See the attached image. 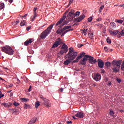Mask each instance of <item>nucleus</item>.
Segmentation results:
<instances>
[{
  "mask_svg": "<svg viewBox=\"0 0 124 124\" xmlns=\"http://www.w3.org/2000/svg\"><path fill=\"white\" fill-rule=\"evenodd\" d=\"M2 51L8 55H12L14 54V50L9 46H3L2 48Z\"/></svg>",
  "mask_w": 124,
  "mask_h": 124,
  "instance_id": "obj_4",
  "label": "nucleus"
},
{
  "mask_svg": "<svg viewBox=\"0 0 124 124\" xmlns=\"http://www.w3.org/2000/svg\"><path fill=\"white\" fill-rule=\"evenodd\" d=\"M73 0H70L69 4L67 5V7H68V6H69L70 5V4H71V3H72V2H73Z\"/></svg>",
  "mask_w": 124,
  "mask_h": 124,
  "instance_id": "obj_43",
  "label": "nucleus"
},
{
  "mask_svg": "<svg viewBox=\"0 0 124 124\" xmlns=\"http://www.w3.org/2000/svg\"><path fill=\"white\" fill-rule=\"evenodd\" d=\"M67 17H68L70 20H73V18H75V14L73 12V11H71L69 13Z\"/></svg>",
  "mask_w": 124,
  "mask_h": 124,
  "instance_id": "obj_11",
  "label": "nucleus"
},
{
  "mask_svg": "<svg viewBox=\"0 0 124 124\" xmlns=\"http://www.w3.org/2000/svg\"><path fill=\"white\" fill-rule=\"evenodd\" d=\"M64 53V50H61L60 53H59L58 54H60V56H62V55Z\"/></svg>",
  "mask_w": 124,
  "mask_h": 124,
  "instance_id": "obj_45",
  "label": "nucleus"
},
{
  "mask_svg": "<svg viewBox=\"0 0 124 124\" xmlns=\"http://www.w3.org/2000/svg\"><path fill=\"white\" fill-rule=\"evenodd\" d=\"M110 26L112 29H115V28H116L117 25H116V23L114 22H111L110 23Z\"/></svg>",
  "mask_w": 124,
  "mask_h": 124,
  "instance_id": "obj_21",
  "label": "nucleus"
},
{
  "mask_svg": "<svg viewBox=\"0 0 124 124\" xmlns=\"http://www.w3.org/2000/svg\"><path fill=\"white\" fill-rule=\"evenodd\" d=\"M116 80L117 81L118 83H121L122 82V79L121 78H116Z\"/></svg>",
  "mask_w": 124,
  "mask_h": 124,
  "instance_id": "obj_47",
  "label": "nucleus"
},
{
  "mask_svg": "<svg viewBox=\"0 0 124 124\" xmlns=\"http://www.w3.org/2000/svg\"><path fill=\"white\" fill-rule=\"evenodd\" d=\"M82 31V33L84 34L85 36L87 35V31H88V29H83V30H81Z\"/></svg>",
  "mask_w": 124,
  "mask_h": 124,
  "instance_id": "obj_23",
  "label": "nucleus"
},
{
  "mask_svg": "<svg viewBox=\"0 0 124 124\" xmlns=\"http://www.w3.org/2000/svg\"><path fill=\"white\" fill-rule=\"evenodd\" d=\"M8 88H11V87H13V84H11L8 86Z\"/></svg>",
  "mask_w": 124,
  "mask_h": 124,
  "instance_id": "obj_58",
  "label": "nucleus"
},
{
  "mask_svg": "<svg viewBox=\"0 0 124 124\" xmlns=\"http://www.w3.org/2000/svg\"><path fill=\"white\" fill-rule=\"evenodd\" d=\"M27 16H28V14H25L23 16H22V18H26V17H27Z\"/></svg>",
  "mask_w": 124,
  "mask_h": 124,
  "instance_id": "obj_54",
  "label": "nucleus"
},
{
  "mask_svg": "<svg viewBox=\"0 0 124 124\" xmlns=\"http://www.w3.org/2000/svg\"><path fill=\"white\" fill-rule=\"evenodd\" d=\"M111 63L113 67H117L118 68L121 67V61L114 60L111 62Z\"/></svg>",
  "mask_w": 124,
  "mask_h": 124,
  "instance_id": "obj_7",
  "label": "nucleus"
},
{
  "mask_svg": "<svg viewBox=\"0 0 124 124\" xmlns=\"http://www.w3.org/2000/svg\"><path fill=\"white\" fill-rule=\"evenodd\" d=\"M61 31L62 32V33H63L64 32V31H65V29H64V27H63L62 29H60Z\"/></svg>",
  "mask_w": 124,
  "mask_h": 124,
  "instance_id": "obj_48",
  "label": "nucleus"
},
{
  "mask_svg": "<svg viewBox=\"0 0 124 124\" xmlns=\"http://www.w3.org/2000/svg\"><path fill=\"white\" fill-rule=\"evenodd\" d=\"M104 81L105 82H108V81H109V79L108 78H105L104 79Z\"/></svg>",
  "mask_w": 124,
  "mask_h": 124,
  "instance_id": "obj_51",
  "label": "nucleus"
},
{
  "mask_svg": "<svg viewBox=\"0 0 124 124\" xmlns=\"http://www.w3.org/2000/svg\"><path fill=\"white\" fill-rule=\"evenodd\" d=\"M105 51L106 52H108V47H107V46H105L104 48Z\"/></svg>",
  "mask_w": 124,
  "mask_h": 124,
  "instance_id": "obj_49",
  "label": "nucleus"
},
{
  "mask_svg": "<svg viewBox=\"0 0 124 124\" xmlns=\"http://www.w3.org/2000/svg\"><path fill=\"white\" fill-rule=\"evenodd\" d=\"M78 55V53L74 51V49L73 48L70 47L69 48V52L65 56V59H69V60L73 61V60H75Z\"/></svg>",
  "mask_w": 124,
  "mask_h": 124,
  "instance_id": "obj_2",
  "label": "nucleus"
},
{
  "mask_svg": "<svg viewBox=\"0 0 124 124\" xmlns=\"http://www.w3.org/2000/svg\"><path fill=\"white\" fill-rule=\"evenodd\" d=\"M103 8H104V5H101L99 10V12H100V13L102 12V9H103Z\"/></svg>",
  "mask_w": 124,
  "mask_h": 124,
  "instance_id": "obj_28",
  "label": "nucleus"
},
{
  "mask_svg": "<svg viewBox=\"0 0 124 124\" xmlns=\"http://www.w3.org/2000/svg\"><path fill=\"white\" fill-rule=\"evenodd\" d=\"M115 22H116V23H119V24H123V23H124V20L122 19H120V20L116 19L115 20Z\"/></svg>",
  "mask_w": 124,
  "mask_h": 124,
  "instance_id": "obj_27",
  "label": "nucleus"
},
{
  "mask_svg": "<svg viewBox=\"0 0 124 124\" xmlns=\"http://www.w3.org/2000/svg\"><path fill=\"white\" fill-rule=\"evenodd\" d=\"M114 111L113 110H110V112H109V115H110V116H114Z\"/></svg>",
  "mask_w": 124,
  "mask_h": 124,
  "instance_id": "obj_39",
  "label": "nucleus"
},
{
  "mask_svg": "<svg viewBox=\"0 0 124 124\" xmlns=\"http://www.w3.org/2000/svg\"><path fill=\"white\" fill-rule=\"evenodd\" d=\"M56 33L57 34H62V32L61 31V29H59L57 31H56Z\"/></svg>",
  "mask_w": 124,
  "mask_h": 124,
  "instance_id": "obj_35",
  "label": "nucleus"
},
{
  "mask_svg": "<svg viewBox=\"0 0 124 124\" xmlns=\"http://www.w3.org/2000/svg\"><path fill=\"white\" fill-rule=\"evenodd\" d=\"M65 18H66V16L64 15V16H63V17L62 18V19H63V20H64V19H65Z\"/></svg>",
  "mask_w": 124,
  "mask_h": 124,
  "instance_id": "obj_61",
  "label": "nucleus"
},
{
  "mask_svg": "<svg viewBox=\"0 0 124 124\" xmlns=\"http://www.w3.org/2000/svg\"><path fill=\"white\" fill-rule=\"evenodd\" d=\"M26 25V20H22L20 22V26L21 27H23V26H25Z\"/></svg>",
  "mask_w": 124,
  "mask_h": 124,
  "instance_id": "obj_29",
  "label": "nucleus"
},
{
  "mask_svg": "<svg viewBox=\"0 0 124 124\" xmlns=\"http://www.w3.org/2000/svg\"><path fill=\"white\" fill-rule=\"evenodd\" d=\"M35 105L36 108H38V107H39V106H40V103H39V102L38 101H37L35 102Z\"/></svg>",
  "mask_w": 124,
  "mask_h": 124,
  "instance_id": "obj_26",
  "label": "nucleus"
},
{
  "mask_svg": "<svg viewBox=\"0 0 124 124\" xmlns=\"http://www.w3.org/2000/svg\"><path fill=\"white\" fill-rule=\"evenodd\" d=\"M10 96L11 97V96H13V93H11L10 94Z\"/></svg>",
  "mask_w": 124,
  "mask_h": 124,
  "instance_id": "obj_63",
  "label": "nucleus"
},
{
  "mask_svg": "<svg viewBox=\"0 0 124 124\" xmlns=\"http://www.w3.org/2000/svg\"><path fill=\"white\" fill-rule=\"evenodd\" d=\"M107 42H108V43H109V44H111V39H110V38L108 37L107 38Z\"/></svg>",
  "mask_w": 124,
  "mask_h": 124,
  "instance_id": "obj_38",
  "label": "nucleus"
},
{
  "mask_svg": "<svg viewBox=\"0 0 124 124\" xmlns=\"http://www.w3.org/2000/svg\"><path fill=\"white\" fill-rule=\"evenodd\" d=\"M82 46H84V45H83V44H78V48H81V47H82Z\"/></svg>",
  "mask_w": 124,
  "mask_h": 124,
  "instance_id": "obj_52",
  "label": "nucleus"
},
{
  "mask_svg": "<svg viewBox=\"0 0 124 124\" xmlns=\"http://www.w3.org/2000/svg\"><path fill=\"white\" fill-rule=\"evenodd\" d=\"M85 17H86L85 15H81L79 17L74 18V21L77 23H79V22H81L82 20L85 18Z\"/></svg>",
  "mask_w": 124,
  "mask_h": 124,
  "instance_id": "obj_9",
  "label": "nucleus"
},
{
  "mask_svg": "<svg viewBox=\"0 0 124 124\" xmlns=\"http://www.w3.org/2000/svg\"><path fill=\"white\" fill-rule=\"evenodd\" d=\"M24 109H29L31 108V106L29 104H25L24 105Z\"/></svg>",
  "mask_w": 124,
  "mask_h": 124,
  "instance_id": "obj_22",
  "label": "nucleus"
},
{
  "mask_svg": "<svg viewBox=\"0 0 124 124\" xmlns=\"http://www.w3.org/2000/svg\"><path fill=\"white\" fill-rule=\"evenodd\" d=\"M40 98L42 99L43 101V104H44L46 107H47V108L51 107L52 105L51 104V102L49 100L46 99V98L44 97L42 95L40 96Z\"/></svg>",
  "mask_w": 124,
  "mask_h": 124,
  "instance_id": "obj_5",
  "label": "nucleus"
},
{
  "mask_svg": "<svg viewBox=\"0 0 124 124\" xmlns=\"http://www.w3.org/2000/svg\"><path fill=\"white\" fill-rule=\"evenodd\" d=\"M88 59L89 63H91V64H94V63H96L97 62V61H96V59L93 60L94 59L93 57L90 56V55H88Z\"/></svg>",
  "mask_w": 124,
  "mask_h": 124,
  "instance_id": "obj_8",
  "label": "nucleus"
},
{
  "mask_svg": "<svg viewBox=\"0 0 124 124\" xmlns=\"http://www.w3.org/2000/svg\"><path fill=\"white\" fill-rule=\"evenodd\" d=\"M4 7V3H2L0 4V9H2Z\"/></svg>",
  "mask_w": 124,
  "mask_h": 124,
  "instance_id": "obj_37",
  "label": "nucleus"
},
{
  "mask_svg": "<svg viewBox=\"0 0 124 124\" xmlns=\"http://www.w3.org/2000/svg\"><path fill=\"white\" fill-rule=\"evenodd\" d=\"M109 33L111 35H117V34H119V31L115 30V31H109Z\"/></svg>",
  "mask_w": 124,
  "mask_h": 124,
  "instance_id": "obj_17",
  "label": "nucleus"
},
{
  "mask_svg": "<svg viewBox=\"0 0 124 124\" xmlns=\"http://www.w3.org/2000/svg\"><path fill=\"white\" fill-rule=\"evenodd\" d=\"M37 15V14H34V16L32 17V21H33V20H34V19H35Z\"/></svg>",
  "mask_w": 124,
  "mask_h": 124,
  "instance_id": "obj_40",
  "label": "nucleus"
},
{
  "mask_svg": "<svg viewBox=\"0 0 124 124\" xmlns=\"http://www.w3.org/2000/svg\"><path fill=\"white\" fill-rule=\"evenodd\" d=\"M98 66L99 68H103L104 67V62L101 59H98Z\"/></svg>",
  "mask_w": 124,
  "mask_h": 124,
  "instance_id": "obj_12",
  "label": "nucleus"
},
{
  "mask_svg": "<svg viewBox=\"0 0 124 124\" xmlns=\"http://www.w3.org/2000/svg\"><path fill=\"white\" fill-rule=\"evenodd\" d=\"M92 21H93V17L91 16L89 18H88V21L90 22H92Z\"/></svg>",
  "mask_w": 124,
  "mask_h": 124,
  "instance_id": "obj_41",
  "label": "nucleus"
},
{
  "mask_svg": "<svg viewBox=\"0 0 124 124\" xmlns=\"http://www.w3.org/2000/svg\"><path fill=\"white\" fill-rule=\"evenodd\" d=\"M108 86H111L112 85V83L111 82V81L108 82Z\"/></svg>",
  "mask_w": 124,
  "mask_h": 124,
  "instance_id": "obj_59",
  "label": "nucleus"
},
{
  "mask_svg": "<svg viewBox=\"0 0 124 124\" xmlns=\"http://www.w3.org/2000/svg\"><path fill=\"white\" fill-rule=\"evenodd\" d=\"M36 10H37V7L34 8L33 11H34V14H35H35H37Z\"/></svg>",
  "mask_w": 124,
  "mask_h": 124,
  "instance_id": "obj_42",
  "label": "nucleus"
},
{
  "mask_svg": "<svg viewBox=\"0 0 124 124\" xmlns=\"http://www.w3.org/2000/svg\"><path fill=\"white\" fill-rule=\"evenodd\" d=\"M105 65H106V66H107V67H109V66L111 65V63L109 62H107L105 63Z\"/></svg>",
  "mask_w": 124,
  "mask_h": 124,
  "instance_id": "obj_31",
  "label": "nucleus"
},
{
  "mask_svg": "<svg viewBox=\"0 0 124 124\" xmlns=\"http://www.w3.org/2000/svg\"><path fill=\"white\" fill-rule=\"evenodd\" d=\"M80 14H81V13L79 11H77L76 14H75V16L76 17H79V15H80Z\"/></svg>",
  "mask_w": 124,
  "mask_h": 124,
  "instance_id": "obj_34",
  "label": "nucleus"
},
{
  "mask_svg": "<svg viewBox=\"0 0 124 124\" xmlns=\"http://www.w3.org/2000/svg\"><path fill=\"white\" fill-rule=\"evenodd\" d=\"M76 117H77V118H80L81 119H83L84 118V113L82 112H78L77 114L75 115Z\"/></svg>",
  "mask_w": 124,
  "mask_h": 124,
  "instance_id": "obj_13",
  "label": "nucleus"
},
{
  "mask_svg": "<svg viewBox=\"0 0 124 124\" xmlns=\"http://www.w3.org/2000/svg\"><path fill=\"white\" fill-rule=\"evenodd\" d=\"M1 105H3L4 107H5L6 108H9V107H11L12 105V103L8 102V103H2L1 104Z\"/></svg>",
  "mask_w": 124,
  "mask_h": 124,
  "instance_id": "obj_14",
  "label": "nucleus"
},
{
  "mask_svg": "<svg viewBox=\"0 0 124 124\" xmlns=\"http://www.w3.org/2000/svg\"><path fill=\"white\" fill-rule=\"evenodd\" d=\"M61 49H63V50H65V49H68L67 46L64 44L62 46Z\"/></svg>",
  "mask_w": 124,
  "mask_h": 124,
  "instance_id": "obj_32",
  "label": "nucleus"
},
{
  "mask_svg": "<svg viewBox=\"0 0 124 124\" xmlns=\"http://www.w3.org/2000/svg\"><path fill=\"white\" fill-rule=\"evenodd\" d=\"M67 124H72V121H67Z\"/></svg>",
  "mask_w": 124,
  "mask_h": 124,
  "instance_id": "obj_60",
  "label": "nucleus"
},
{
  "mask_svg": "<svg viewBox=\"0 0 124 124\" xmlns=\"http://www.w3.org/2000/svg\"><path fill=\"white\" fill-rule=\"evenodd\" d=\"M54 25L55 24L50 25L46 30H45L41 33L40 35L41 39H44L46 38V37L50 34V33L51 32V31H52L53 27H54Z\"/></svg>",
  "mask_w": 124,
  "mask_h": 124,
  "instance_id": "obj_3",
  "label": "nucleus"
},
{
  "mask_svg": "<svg viewBox=\"0 0 124 124\" xmlns=\"http://www.w3.org/2000/svg\"><path fill=\"white\" fill-rule=\"evenodd\" d=\"M68 31H69L68 30H66L65 31H64V32H63V34H65V33H66L67 32H68Z\"/></svg>",
  "mask_w": 124,
  "mask_h": 124,
  "instance_id": "obj_55",
  "label": "nucleus"
},
{
  "mask_svg": "<svg viewBox=\"0 0 124 124\" xmlns=\"http://www.w3.org/2000/svg\"><path fill=\"white\" fill-rule=\"evenodd\" d=\"M91 86H92V87H97V85L96 84V83H92L91 84Z\"/></svg>",
  "mask_w": 124,
  "mask_h": 124,
  "instance_id": "obj_46",
  "label": "nucleus"
},
{
  "mask_svg": "<svg viewBox=\"0 0 124 124\" xmlns=\"http://www.w3.org/2000/svg\"><path fill=\"white\" fill-rule=\"evenodd\" d=\"M71 61L72 60L69 59H66V61L64 62V65H68V64L71 62Z\"/></svg>",
  "mask_w": 124,
  "mask_h": 124,
  "instance_id": "obj_19",
  "label": "nucleus"
},
{
  "mask_svg": "<svg viewBox=\"0 0 124 124\" xmlns=\"http://www.w3.org/2000/svg\"><path fill=\"white\" fill-rule=\"evenodd\" d=\"M68 51V48H66V49H65L64 50V53H66V52H67Z\"/></svg>",
  "mask_w": 124,
  "mask_h": 124,
  "instance_id": "obj_62",
  "label": "nucleus"
},
{
  "mask_svg": "<svg viewBox=\"0 0 124 124\" xmlns=\"http://www.w3.org/2000/svg\"><path fill=\"white\" fill-rule=\"evenodd\" d=\"M122 36H124V29H123V30L120 32L118 31V34L117 35V37L118 38H121Z\"/></svg>",
  "mask_w": 124,
  "mask_h": 124,
  "instance_id": "obj_15",
  "label": "nucleus"
},
{
  "mask_svg": "<svg viewBox=\"0 0 124 124\" xmlns=\"http://www.w3.org/2000/svg\"><path fill=\"white\" fill-rule=\"evenodd\" d=\"M31 86H30L28 90V92H31Z\"/></svg>",
  "mask_w": 124,
  "mask_h": 124,
  "instance_id": "obj_57",
  "label": "nucleus"
},
{
  "mask_svg": "<svg viewBox=\"0 0 124 124\" xmlns=\"http://www.w3.org/2000/svg\"><path fill=\"white\" fill-rule=\"evenodd\" d=\"M69 23V20L68 21H65L63 23V25L59 26V28H62L63 26H64V25H66V24H68Z\"/></svg>",
  "mask_w": 124,
  "mask_h": 124,
  "instance_id": "obj_24",
  "label": "nucleus"
},
{
  "mask_svg": "<svg viewBox=\"0 0 124 124\" xmlns=\"http://www.w3.org/2000/svg\"><path fill=\"white\" fill-rule=\"evenodd\" d=\"M19 113L20 112L19 111V110H18L17 108L16 109V110L13 112V114H14V115H18V114H19Z\"/></svg>",
  "mask_w": 124,
  "mask_h": 124,
  "instance_id": "obj_25",
  "label": "nucleus"
},
{
  "mask_svg": "<svg viewBox=\"0 0 124 124\" xmlns=\"http://www.w3.org/2000/svg\"><path fill=\"white\" fill-rule=\"evenodd\" d=\"M93 79L95 81H96V82H98V81H100L101 79V75L98 73L94 75Z\"/></svg>",
  "mask_w": 124,
  "mask_h": 124,
  "instance_id": "obj_10",
  "label": "nucleus"
},
{
  "mask_svg": "<svg viewBox=\"0 0 124 124\" xmlns=\"http://www.w3.org/2000/svg\"><path fill=\"white\" fill-rule=\"evenodd\" d=\"M14 106H19V105H20V104L18 103H16V102H15L14 103Z\"/></svg>",
  "mask_w": 124,
  "mask_h": 124,
  "instance_id": "obj_44",
  "label": "nucleus"
},
{
  "mask_svg": "<svg viewBox=\"0 0 124 124\" xmlns=\"http://www.w3.org/2000/svg\"><path fill=\"white\" fill-rule=\"evenodd\" d=\"M63 22V18H61L60 20L58 22H57L55 26H58V27L59 26H62L61 24H62V23Z\"/></svg>",
  "mask_w": 124,
  "mask_h": 124,
  "instance_id": "obj_20",
  "label": "nucleus"
},
{
  "mask_svg": "<svg viewBox=\"0 0 124 124\" xmlns=\"http://www.w3.org/2000/svg\"><path fill=\"white\" fill-rule=\"evenodd\" d=\"M3 96H4V94L1 93H0V99L1 98V97H3Z\"/></svg>",
  "mask_w": 124,
  "mask_h": 124,
  "instance_id": "obj_50",
  "label": "nucleus"
},
{
  "mask_svg": "<svg viewBox=\"0 0 124 124\" xmlns=\"http://www.w3.org/2000/svg\"><path fill=\"white\" fill-rule=\"evenodd\" d=\"M63 91V88H61L60 89V92H62Z\"/></svg>",
  "mask_w": 124,
  "mask_h": 124,
  "instance_id": "obj_64",
  "label": "nucleus"
},
{
  "mask_svg": "<svg viewBox=\"0 0 124 124\" xmlns=\"http://www.w3.org/2000/svg\"><path fill=\"white\" fill-rule=\"evenodd\" d=\"M17 108H14V109H11V108H10V110L11 111H13V112H14V111L16 110Z\"/></svg>",
  "mask_w": 124,
  "mask_h": 124,
  "instance_id": "obj_56",
  "label": "nucleus"
},
{
  "mask_svg": "<svg viewBox=\"0 0 124 124\" xmlns=\"http://www.w3.org/2000/svg\"><path fill=\"white\" fill-rule=\"evenodd\" d=\"M62 44V40L60 38H58L54 43L52 48H56V47H58L59 45H61Z\"/></svg>",
  "mask_w": 124,
  "mask_h": 124,
  "instance_id": "obj_6",
  "label": "nucleus"
},
{
  "mask_svg": "<svg viewBox=\"0 0 124 124\" xmlns=\"http://www.w3.org/2000/svg\"><path fill=\"white\" fill-rule=\"evenodd\" d=\"M37 120V118H36V117H33L29 122V124H34L35 123V122H36Z\"/></svg>",
  "mask_w": 124,
  "mask_h": 124,
  "instance_id": "obj_18",
  "label": "nucleus"
},
{
  "mask_svg": "<svg viewBox=\"0 0 124 124\" xmlns=\"http://www.w3.org/2000/svg\"><path fill=\"white\" fill-rule=\"evenodd\" d=\"M32 43V41L31 39H30L29 40H27L24 42V45H25V46H29V45H30V44H31Z\"/></svg>",
  "mask_w": 124,
  "mask_h": 124,
  "instance_id": "obj_16",
  "label": "nucleus"
},
{
  "mask_svg": "<svg viewBox=\"0 0 124 124\" xmlns=\"http://www.w3.org/2000/svg\"><path fill=\"white\" fill-rule=\"evenodd\" d=\"M119 68H118V67H115L114 68H112V70L113 72H118L119 71V69H118Z\"/></svg>",
  "mask_w": 124,
  "mask_h": 124,
  "instance_id": "obj_30",
  "label": "nucleus"
},
{
  "mask_svg": "<svg viewBox=\"0 0 124 124\" xmlns=\"http://www.w3.org/2000/svg\"><path fill=\"white\" fill-rule=\"evenodd\" d=\"M21 100L23 102H27V101H29V99L27 98H21Z\"/></svg>",
  "mask_w": 124,
  "mask_h": 124,
  "instance_id": "obj_33",
  "label": "nucleus"
},
{
  "mask_svg": "<svg viewBox=\"0 0 124 124\" xmlns=\"http://www.w3.org/2000/svg\"><path fill=\"white\" fill-rule=\"evenodd\" d=\"M27 31H30V30H31V27H27V29H26Z\"/></svg>",
  "mask_w": 124,
  "mask_h": 124,
  "instance_id": "obj_53",
  "label": "nucleus"
},
{
  "mask_svg": "<svg viewBox=\"0 0 124 124\" xmlns=\"http://www.w3.org/2000/svg\"><path fill=\"white\" fill-rule=\"evenodd\" d=\"M84 58L82 59V58ZM88 55H86V53L85 52H81L80 53V54L78 56L75 60H74L73 62L74 63H75V62H78L80 60H81L79 61L80 64H82V65H85L86 63H87V61H88Z\"/></svg>",
  "mask_w": 124,
  "mask_h": 124,
  "instance_id": "obj_1",
  "label": "nucleus"
},
{
  "mask_svg": "<svg viewBox=\"0 0 124 124\" xmlns=\"http://www.w3.org/2000/svg\"><path fill=\"white\" fill-rule=\"evenodd\" d=\"M71 28H72L71 26H67L64 27V29H65V30H69V29H71Z\"/></svg>",
  "mask_w": 124,
  "mask_h": 124,
  "instance_id": "obj_36",
  "label": "nucleus"
}]
</instances>
